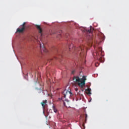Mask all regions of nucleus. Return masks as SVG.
Returning <instances> with one entry per match:
<instances>
[{
  "label": "nucleus",
  "mask_w": 129,
  "mask_h": 129,
  "mask_svg": "<svg viewBox=\"0 0 129 129\" xmlns=\"http://www.w3.org/2000/svg\"><path fill=\"white\" fill-rule=\"evenodd\" d=\"M86 80V76H84L82 79H80L79 77L76 76L73 78L74 82L77 84L81 88H83L84 86H85Z\"/></svg>",
  "instance_id": "nucleus-1"
},
{
  "label": "nucleus",
  "mask_w": 129,
  "mask_h": 129,
  "mask_svg": "<svg viewBox=\"0 0 129 129\" xmlns=\"http://www.w3.org/2000/svg\"><path fill=\"white\" fill-rule=\"evenodd\" d=\"M62 94L63 96L61 97V100H62L63 102V104L65 106H67L66 102H67L68 104H69V101L68 100V99L66 98V97L68 96V95H70V96H73V93L71 92V89H68V90H64L62 92Z\"/></svg>",
  "instance_id": "nucleus-2"
},
{
  "label": "nucleus",
  "mask_w": 129,
  "mask_h": 129,
  "mask_svg": "<svg viewBox=\"0 0 129 129\" xmlns=\"http://www.w3.org/2000/svg\"><path fill=\"white\" fill-rule=\"evenodd\" d=\"M75 73V71L74 70V71H72V74H74Z\"/></svg>",
  "instance_id": "nucleus-16"
},
{
  "label": "nucleus",
  "mask_w": 129,
  "mask_h": 129,
  "mask_svg": "<svg viewBox=\"0 0 129 129\" xmlns=\"http://www.w3.org/2000/svg\"><path fill=\"white\" fill-rule=\"evenodd\" d=\"M82 126L83 127V128L82 127V129H85V125H84V123H83Z\"/></svg>",
  "instance_id": "nucleus-15"
},
{
  "label": "nucleus",
  "mask_w": 129,
  "mask_h": 129,
  "mask_svg": "<svg viewBox=\"0 0 129 129\" xmlns=\"http://www.w3.org/2000/svg\"><path fill=\"white\" fill-rule=\"evenodd\" d=\"M45 117H47V115H45Z\"/></svg>",
  "instance_id": "nucleus-18"
},
{
  "label": "nucleus",
  "mask_w": 129,
  "mask_h": 129,
  "mask_svg": "<svg viewBox=\"0 0 129 129\" xmlns=\"http://www.w3.org/2000/svg\"><path fill=\"white\" fill-rule=\"evenodd\" d=\"M91 39H92V37H91Z\"/></svg>",
  "instance_id": "nucleus-20"
},
{
  "label": "nucleus",
  "mask_w": 129,
  "mask_h": 129,
  "mask_svg": "<svg viewBox=\"0 0 129 129\" xmlns=\"http://www.w3.org/2000/svg\"><path fill=\"white\" fill-rule=\"evenodd\" d=\"M36 27H37V29H38L39 33L40 34L41 36H42V30L41 28L40 27V25H36Z\"/></svg>",
  "instance_id": "nucleus-8"
},
{
  "label": "nucleus",
  "mask_w": 129,
  "mask_h": 129,
  "mask_svg": "<svg viewBox=\"0 0 129 129\" xmlns=\"http://www.w3.org/2000/svg\"><path fill=\"white\" fill-rule=\"evenodd\" d=\"M52 108H53V110L54 111V112L55 113H56L57 110L56 109V108H55V107L54 105L52 106Z\"/></svg>",
  "instance_id": "nucleus-10"
},
{
  "label": "nucleus",
  "mask_w": 129,
  "mask_h": 129,
  "mask_svg": "<svg viewBox=\"0 0 129 129\" xmlns=\"http://www.w3.org/2000/svg\"><path fill=\"white\" fill-rule=\"evenodd\" d=\"M91 89L90 88L87 89V90H86V93L87 94L91 95Z\"/></svg>",
  "instance_id": "nucleus-9"
},
{
  "label": "nucleus",
  "mask_w": 129,
  "mask_h": 129,
  "mask_svg": "<svg viewBox=\"0 0 129 129\" xmlns=\"http://www.w3.org/2000/svg\"><path fill=\"white\" fill-rule=\"evenodd\" d=\"M78 90V89H76V91H77Z\"/></svg>",
  "instance_id": "nucleus-19"
},
{
  "label": "nucleus",
  "mask_w": 129,
  "mask_h": 129,
  "mask_svg": "<svg viewBox=\"0 0 129 129\" xmlns=\"http://www.w3.org/2000/svg\"><path fill=\"white\" fill-rule=\"evenodd\" d=\"M47 102V100H43V101L41 102V104L42 105V106L43 108V113L44 114H45L44 109L45 108V106L46 105Z\"/></svg>",
  "instance_id": "nucleus-7"
},
{
  "label": "nucleus",
  "mask_w": 129,
  "mask_h": 129,
  "mask_svg": "<svg viewBox=\"0 0 129 129\" xmlns=\"http://www.w3.org/2000/svg\"><path fill=\"white\" fill-rule=\"evenodd\" d=\"M72 48H73V49L74 50L75 52H78L79 54L81 55V53L84 52V46L82 45L77 47L74 46L73 44H71L69 45L70 50H71Z\"/></svg>",
  "instance_id": "nucleus-4"
},
{
  "label": "nucleus",
  "mask_w": 129,
  "mask_h": 129,
  "mask_svg": "<svg viewBox=\"0 0 129 129\" xmlns=\"http://www.w3.org/2000/svg\"><path fill=\"white\" fill-rule=\"evenodd\" d=\"M87 32L88 33H92L91 29L90 28L89 29H87Z\"/></svg>",
  "instance_id": "nucleus-11"
},
{
  "label": "nucleus",
  "mask_w": 129,
  "mask_h": 129,
  "mask_svg": "<svg viewBox=\"0 0 129 129\" xmlns=\"http://www.w3.org/2000/svg\"><path fill=\"white\" fill-rule=\"evenodd\" d=\"M87 117H88L87 114H85V121H86V122Z\"/></svg>",
  "instance_id": "nucleus-14"
},
{
  "label": "nucleus",
  "mask_w": 129,
  "mask_h": 129,
  "mask_svg": "<svg viewBox=\"0 0 129 129\" xmlns=\"http://www.w3.org/2000/svg\"><path fill=\"white\" fill-rule=\"evenodd\" d=\"M39 42L40 45V48H41V51L42 53H43V52L47 53L48 52V50L46 48H45L44 46H43L44 45L43 43H42V44L40 41H39Z\"/></svg>",
  "instance_id": "nucleus-6"
},
{
  "label": "nucleus",
  "mask_w": 129,
  "mask_h": 129,
  "mask_svg": "<svg viewBox=\"0 0 129 129\" xmlns=\"http://www.w3.org/2000/svg\"><path fill=\"white\" fill-rule=\"evenodd\" d=\"M61 37V35L60 33L58 34V35H57V38H58V39H60Z\"/></svg>",
  "instance_id": "nucleus-12"
},
{
  "label": "nucleus",
  "mask_w": 129,
  "mask_h": 129,
  "mask_svg": "<svg viewBox=\"0 0 129 129\" xmlns=\"http://www.w3.org/2000/svg\"><path fill=\"white\" fill-rule=\"evenodd\" d=\"M26 22H24L23 24L20 26V27L17 28L16 33H22L24 31L26 27Z\"/></svg>",
  "instance_id": "nucleus-5"
},
{
  "label": "nucleus",
  "mask_w": 129,
  "mask_h": 129,
  "mask_svg": "<svg viewBox=\"0 0 129 129\" xmlns=\"http://www.w3.org/2000/svg\"><path fill=\"white\" fill-rule=\"evenodd\" d=\"M104 51L102 50L101 47H99L98 48V50L96 51V52L93 54V55L97 56V59L99 60L101 62H104V58L103 57V53Z\"/></svg>",
  "instance_id": "nucleus-3"
},
{
  "label": "nucleus",
  "mask_w": 129,
  "mask_h": 129,
  "mask_svg": "<svg viewBox=\"0 0 129 129\" xmlns=\"http://www.w3.org/2000/svg\"><path fill=\"white\" fill-rule=\"evenodd\" d=\"M100 63L99 62L95 63V66L98 67L99 66Z\"/></svg>",
  "instance_id": "nucleus-13"
},
{
  "label": "nucleus",
  "mask_w": 129,
  "mask_h": 129,
  "mask_svg": "<svg viewBox=\"0 0 129 129\" xmlns=\"http://www.w3.org/2000/svg\"><path fill=\"white\" fill-rule=\"evenodd\" d=\"M82 91H83V90H82Z\"/></svg>",
  "instance_id": "nucleus-21"
},
{
  "label": "nucleus",
  "mask_w": 129,
  "mask_h": 129,
  "mask_svg": "<svg viewBox=\"0 0 129 129\" xmlns=\"http://www.w3.org/2000/svg\"><path fill=\"white\" fill-rule=\"evenodd\" d=\"M68 35H69V34L67 33V34H66V37H67V36H68Z\"/></svg>",
  "instance_id": "nucleus-17"
}]
</instances>
